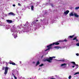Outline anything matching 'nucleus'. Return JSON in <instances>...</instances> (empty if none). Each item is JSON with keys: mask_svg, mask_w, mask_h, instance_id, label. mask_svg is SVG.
<instances>
[{"mask_svg": "<svg viewBox=\"0 0 79 79\" xmlns=\"http://www.w3.org/2000/svg\"><path fill=\"white\" fill-rule=\"evenodd\" d=\"M60 44V43L57 42H53L52 43V44H51L50 45L47 46V47L48 48V49H47L46 50H45V51L46 52V51H47L50 49H51L52 48V45H58Z\"/></svg>", "mask_w": 79, "mask_h": 79, "instance_id": "f257e3e1", "label": "nucleus"}, {"mask_svg": "<svg viewBox=\"0 0 79 79\" xmlns=\"http://www.w3.org/2000/svg\"><path fill=\"white\" fill-rule=\"evenodd\" d=\"M55 56L50 57L49 58H47L44 60V61H48L49 63H52V60H53V58H55Z\"/></svg>", "mask_w": 79, "mask_h": 79, "instance_id": "f03ea898", "label": "nucleus"}, {"mask_svg": "<svg viewBox=\"0 0 79 79\" xmlns=\"http://www.w3.org/2000/svg\"><path fill=\"white\" fill-rule=\"evenodd\" d=\"M74 16L75 17H76V18H78V17H79V16L78 15H77V14L76 13H74L73 14V13H71L70 14H69V16L70 17H71V16Z\"/></svg>", "mask_w": 79, "mask_h": 79, "instance_id": "7ed1b4c3", "label": "nucleus"}, {"mask_svg": "<svg viewBox=\"0 0 79 79\" xmlns=\"http://www.w3.org/2000/svg\"><path fill=\"white\" fill-rule=\"evenodd\" d=\"M8 69H9V67H5V72H4V74L5 75L7 74L8 73Z\"/></svg>", "mask_w": 79, "mask_h": 79, "instance_id": "20e7f679", "label": "nucleus"}, {"mask_svg": "<svg viewBox=\"0 0 79 79\" xmlns=\"http://www.w3.org/2000/svg\"><path fill=\"white\" fill-rule=\"evenodd\" d=\"M7 22L8 23H13V21H12V20H8V19L7 20Z\"/></svg>", "mask_w": 79, "mask_h": 79, "instance_id": "39448f33", "label": "nucleus"}, {"mask_svg": "<svg viewBox=\"0 0 79 79\" xmlns=\"http://www.w3.org/2000/svg\"><path fill=\"white\" fill-rule=\"evenodd\" d=\"M69 12V11L67 10L66 11L64 12V15H68Z\"/></svg>", "mask_w": 79, "mask_h": 79, "instance_id": "423d86ee", "label": "nucleus"}, {"mask_svg": "<svg viewBox=\"0 0 79 79\" xmlns=\"http://www.w3.org/2000/svg\"><path fill=\"white\" fill-rule=\"evenodd\" d=\"M8 14L10 15H12V16H15V14L13 12H10Z\"/></svg>", "mask_w": 79, "mask_h": 79, "instance_id": "0eeeda50", "label": "nucleus"}, {"mask_svg": "<svg viewBox=\"0 0 79 79\" xmlns=\"http://www.w3.org/2000/svg\"><path fill=\"white\" fill-rule=\"evenodd\" d=\"M10 64H12V65H17V64H16L14 62H10Z\"/></svg>", "mask_w": 79, "mask_h": 79, "instance_id": "6e6552de", "label": "nucleus"}, {"mask_svg": "<svg viewBox=\"0 0 79 79\" xmlns=\"http://www.w3.org/2000/svg\"><path fill=\"white\" fill-rule=\"evenodd\" d=\"M59 61H62V62H64L65 61V60H64V59H62L61 60H59Z\"/></svg>", "mask_w": 79, "mask_h": 79, "instance_id": "1a4fd4ad", "label": "nucleus"}, {"mask_svg": "<svg viewBox=\"0 0 79 79\" xmlns=\"http://www.w3.org/2000/svg\"><path fill=\"white\" fill-rule=\"evenodd\" d=\"M54 48H55L57 49L58 50L59 48H61V47H59V46H55L54 47Z\"/></svg>", "mask_w": 79, "mask_h": 79, "instance_id": "9d476101", "label": "nucleus"}, {"mask_svg": "<svg viewBox=\"0 0 79 79\" xmlns=\"http://www.w3.org/2000/svg\"><path fill=\"white\" fill-rule=\"evenodd\" d=\"M40 64V62H39V60H38L37 63H36V66H37V65H39V64Z\"/></svg>", "mask_w": 79, "mask_h": 79, "instance_id": "9b49d317", "label": "nucleus"}, {"mask_svg": "<svg viewBox=\"0 0 79 79\" xmlns=\"http://www.w3.org/2000/svg\"><path fill=\"white\" fill-rule=\"evenodd\" d=\"M74 35H73L70 36H69V38H73V37H74Z\"/></svg>", "mask_w": 79, "mask_h": 79, "instance_id": "f8f14e48", "label": "nucleus"}, {"mask_svg": "<svg viewBox=\"0 0 79 79\" xmlns=\"http://www.w3.org/2000/svg\"><path fill=\"white\" fill-rule=\"evenodd\" d=\"M66 64H61V66H66Z\"/></svg>", "mask_w": 79, "mask_h": 79, "instance_id": "ddd939ff", "label": "nucleus"}, {"mask_svg": "<svg viewBox=\"0 0 79 79\" xmlns=\"http://www.w3.org/2000/svg\"><path fill=\"white\" fill-rule=\"evenodd\" d=\"M31 10H34V6H31Z\"/></svg>", "mask_w": 79, "mask_h": 79, "instance_id": "4468645a", "label": "nucleus"}, {"mask_svg": "<svg viewBox=\"0 0 79 79\" xmlns=\"http://www.w3.org/2000/svg\"><path fill=\"white\" fill-rule=\"evenodd\" d=\"M75 65V66H77V67H76L75 68V69H76L78 68V67H79V65H78V64H76Z\"/></svg>", "mask_w": 79, "mask_h": 79, "instance_id": "2eb2a0df", "label": "nucleus"}, {"mask_svg": "<svg viewBox=\"0 0 79 79\" xmlns=\"http://www.w3.org/2000/svg\"><path fill=\"white\" fill-rule=\"evenodd\" d=\"M71 63H73V65H75L76 63H75V62H71Z\"/></svg>", "mask_w": 79, "mask_h": 79, "instance_id": "dca6fc26", "label": "nucleus"}, {"mask_svg": "<svg viewBox=\"0 0 79 79\" xmlns=\"http://www.w3.org/2000/svg\"><path fill=\"white\" fill-rule=\"evenodd\" d=\"M79 74V72H77L75 73L74 74V76L75 75H76V74Z\"/></svg>", "mask_w": 79, "mask_h": 79, "instance_id": "f3484780", "label": "nucleus"}, {"mask_svg": "<svg viewBox=\"0 0 79 79\" xmlns=\"http://www.w3.org/2000/svg\"><path fill=\"white\" fill-rule=\"evenodd\" d=\"M44 66V64H41L39 65L40 67H41V66Z\"/></svg>", "mask_w": 79, "mask_h": 79, "instance_id": "a211bd4d", "label": "nucleus"}, {"mask_svg": "<svg viewBox=\"0 0 79 79\" xmlns=\"http://www.w3.org/2000/svg\"><path fill=\"white\" fill-rule=\"evenodd\" d=\"M79 8V7H75V10H78Z\"/></svg>", "mask_w": 79, "mask_h": 79, "instance_id": "6ab92c4d", "label": "nucleus"}, {"mask_svg": "<svg viewBox=\"0 0 79 79\" xmlns=\"http://www.w3.org/2000/svg\"><path fill=\"white\" fill-rule=\"evenodd\" d=\"M18 37V36L17 35H16V36L15 35L14 36L15 39H16V37Z\"/></svg>", "mask_w": 79, "mask_h": 79, "instance_id": "aec40b11", "label": "nucleus"}, {"mask_svg": "<svg viewBox=\"0 0 79 79\" xmlns=\"http://www.w3.org/2000/svg\"><path fill=\"white\" fill-rule=\"evenodd\" d=\"M63 42H67V40L65 39V40H63Z\"/></svg>", "mask_w": 79, "mask_h": 79, "instance_id": "412c9836", "label": "nucleus"}, {"mask_svg": "<svg viewBox=\"0 0 79 79\" xmlns=\"http://www.w3.org/2000/svg\"><path fill=\"white\" fill-rule=\"evenodd\" d=\"M76 39H77V37H75L73 39V40H76Z\"/></svg>", "mask_w": 79, "mask_h": 79, "instance_id": "4be33fe9", "label": "nucleus"}, {"mask_svg": "<svg viewBox=\"0 0 79 79\" xmlns=\"http://www.w3.org/2000/svg\"><path fill=\"white\" fill-rule=\"evenodd\" d=\"M69 79H71V76H69Z\"/></svg>", "mask_w": 79, "mask_h": 79, "instance_id": "5701e85b", "label": "nucleus"}, {"mask_svg": "<svg viewBox=\"0 0 79 79\" xmlns=\"http://www.w3.org/2000/svg\"><path fill=\"white\" fill-rule=\"evenodd\" d=\"M18 5L19 6H22L21 4H20L19 3H18Z\"/></svg>", "mask_w": 79, "mask_h": 79, "instance_id": "b1692460", "label": "nucleus"}, {"mask_svg": "<svg viewBox=\"0 0 79 79\" xmlns=\"http://www.w3.org/2000/svg\"><path fill=\"white\" fill-rule=\"evenodd\" d=\"M76 45L77 46H79V43H78L77 44H76Z\"/></svg>", "mask_w": 79, "mask_h": 79, "instance_id": "393cba45", "label": "nucleus"}, {"mask_svg": "<svg viewBox=\"0 0 79 79\" xmlns=\"http://www.w3.org/2000/svg\"><path fill=\"white\" fill-rule=\"evenodd\" d=\"M51 6L53 7V5L52 4H51Z\"/></svg>", "mask_w": 79, "mask_h": 79, "instance_id": "a878e982", "label": "nucleus"}, {"mask_svg": "<svg viewBox=\"0 0 79 79\" xmlns=\"http://www.w3.org/2000/svg\"><path fill=\"white\" fill-rule=\"evenodd\" d=\"M14 77L15 78V79H17V77H16V76H14Z\"/></svg>", "mask_w": 79, "mask_h": 79, "instance_id": "bb28decb", "label": "nucleus"}, {"mask_svg": "<svg viewBox=\"0 0 79 79\" xmlns=\"http://www.w3.org/2000/svg\"><path fill=\"white\" fill-rule=\"evenodd\" d=\"M77 56H79V54L78 53H77L76 54Z\"/></svg>", "mask_w": 79, "mask_h": 79, "instance_id": "cd10ccee", "label": "nucleus"}, {"mask_svg": "<svg viewBox=\"0 0 79 79\" xmlns=\"http://www.w3.org/2000/svg\"><path fill=\"white\" fill-rule=\"evenodd\" d=\"M40 22H42V19H40Z\"/></svg>", "mask_w": 79, "mask_h": 79, "instance_id": "c85d7f7f", "label": "nucleus"}, {"mask_svg": "<svg viewBox=\"0 0 79 79\" xmlns=\"http://www.w3.org/2000/svg\"><path fill=\"white\" fill-rule=\"evenodd\" d=\"M2 70H4V69H5V67H3L2 68Z\"/></svg>", "mask_w": 79, "mask_h": 79, "instance_id": "c756f323", "label": "nucleus"}, {"mask_svg": "<svg viewBox=\"0 0 79 79\" xmlns=\"http://www.w3.org/2000/svg\"><path fill=\"white\" fill-rule=\"evenodd\" d=\"M44 57V55H42L41 57V58H42Z\"/></svg>", "mask_w": 79, "mask_h": 79, "instance_id": "7c9ffc66", "label": "nucleus"}, {"mask_svg": "<svg viewBox=\"0 0 79 79\" xmlns=\"http://www.w3.org/2000/svg\"><path fill=\"white\" fill-rule=\"evenodd\" d=\"M13 6H16V5H15V4H13Z\"/></svg>", "mask_w": 79, "mask_h": 79, "instance_id": "2f4dec72", "label": "nucleus"}, {"mask_svg": "<svg viewBox=\"0 0 79 79\" xmlns=\"http://www.w3.org/2000/svg\"><path fill=\"white\" fill-rule=\"evenodd\" d=\"M76 42H78V40H77V39H76Z\"/></svg>", "mask_w": 79, "mask_h": 79, "instance_id": "473e14b6", "label": "nucleus"}, {"mask_svg": "<svg viewBox=\"0 0 79 79\" xmlns=\"http://www.w3.org/2000/svg\"><path fill=\"white\" fill-rule=\"evenodd\" d=\"M13 75L14 77H15V74H13Z\"/></svg>", "mask_w": 79, "mask_h": 79, "instance_id": "72a5a7b5", "label": "nucleus"}, {"mask_svg": "<svg viewBox=\"0 0 79 79\" xmlns=\"http://www.w3.org/2000/svg\"><path fill=\"white\" fill-rule=\"evenodd\" d=\"M36 22H38V21H39V20H36Z\"/></svg>", "mask_w": 79, "mask_h": 79, "instance_id": "f704fd0d", "label": "nucleus"}, {"mask_svg": "<svg viewBox=\"0 0 79 79\" xmlns=\"http://www.w3.org/2000/svg\"><path fill=\"white\" fill-rule=\"evenodd\" d=\"M72 67H73V68H74V67H75V66L73 65V66H72Z\"/></svg>", "mask_w": 79, "mask_h": 79, "instance_id": "c9c22d12", "label": "nucleus"}, {"mask_svg": "<svg viewBox=\"0 0 79 79\" xmlns=\"http://www.w3.org/2000/svg\"><path fill=\"white\" fill-rule=\"evenodd\" d=\"M33 64H34V63H35V62H33Z\"/></svg>", "mask_w": 79, "mask_h": 79, "instance_id": "e433bc0d", "label": "nucleus"}, {"mask_svg": "<svg viewBox=\"0 0 79 79\" xmlns=\"http://www.w3.org/2000/svg\"><path fill=\"white\" fill-rule=\"evenodd\" d=\"M21 62H21V61H20V63H21Z\"/></svg>", "mask_w": 79, "mask_h": 79, "instance_id": "4c0bfd02", "label": "nucleus"}, {"mask_svg": "<svg viewBox=\"0 0 79 79\" xmlns=\"http://www.w3.org/2000/svg\"><path fill=\"white\" fill-rule=\"evenodd\" d=\"M49 2H50V0H49Z\"/></svg>", "mask_w": 79, "mask_h": 79, "instance_id": "58836bf2", "label": "nucleus"}, {"mask_svg": "<svg viewBox=\"0 0 79 79\" xmlns=\"http://www.w3.org/2000/svg\"><path fill=\"white\" fill-rule=\"evenodd\" d=\"M29 9H30V8H29Z\"/></svg>", "mask_w": 79, "mask_h": 79, "instance_id": "ea45409f", "label": "nucleus"}, {"mask_svg": "<svg viewBox=\"0 0 79 79\" xmlns=\"http://www.w3.org/2000/svg\"><path fill=\"white\" fill-rule=\"evenodd\" d=\"M12 35H13V34H12Z\"/></svg>", "mask_w": 79, "mask_h": 79, "instance_id": "a19ab883", "label": "nucleus"}]
</instances>
